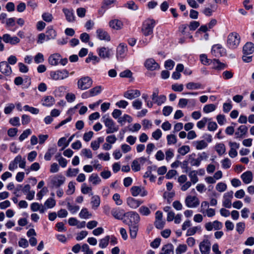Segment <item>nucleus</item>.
<instances>
[{
  "mask_svg": "<svg viewBox=\"0 0 254 254\" xmlns=\"http://www.w3.org/2000/svg\"><path fill=\"white\" fill-rule=\"evenodd\" d=\"M63 11L65 16L66 19L68 22H72L74 21L75 16L73 9L64 8Z\"/></svg>",
  "mask_w": 254,
  "mask_h": 254,
  "instance_id": "nucleus-27",
  "label": "nucleus"
},
{
  "mask_svg": "<svg viewBox=\"0 0 254 254\" xmlns=\"http://www.w3.org/2000/svg\"><path fill=\"white\" fill-rule=\"evenodd\" d=\"M160 254H174V247L171 244L164 245L161 250Z\"/></svg>",
  "mask_w": 254,
  "mask_h": 254,
  "instance_id": "nucleus-30",
  "label": "nucleus"
},
{
  "mask_svg": "<svg viewBox=\"0 0 254 254\" xmlns=\"http://www.w3.org/2000/svg\"><path fill=\"white\" fill-rule=\"evenodd\" d=\"M91 204L94 209H96L100 204V198L98 195L93 196L91 198Z\"/></svg>",
  "mask_w": 254,
  "mask_h": 254,
  "instance_id": "nucleus-34",
  "label": "nucleus"
},
{
  "mask_svg": "<svg viewBox=\"0 0 254 254\" xmlns=\"http://www.w3.org/2000/svg\"><path fill=\"white\" fill-rule=\"evenodd\" d=\"M240 40V36L237 33H230L227 37V46L229 49H235L239 45Z\"/></svg>",
  "mask_w": 254,
  "mask_h": 254,
  "instance_id": "nucleus-2",
  "label": "nucleus"
},
{
  "mask_svg": "<svg viewBox=\"0 0 254 254\" xmlns=\"http://www.w3.org/2000/svg\"><path fill=\"white\" fill-rule=\"evenodd\" d=\"M2 40L5 43L15 45L20 42L19 39L16 36L11 37L8 34H4L2 36Z\"/></svg>",
  "mask_w": 254,
  "mask_h": 254,
  "instance_id": "nucleus-17",
  "label": "nucleus"
},
{
  "mask_svg": "<svg viewBox=\"0 0 254 254\" xmlns=\"http://www.w3.org/2000/svg\"><path fill=\"white\" fill-rule=\"evenodd\" d=\"M186 87L189 90H195L202 88V85L199 82H190L186 84Z\"/></svg>",
  "mask_w": 254,
  "mask_h": 254,
  "instance_id": "nucleus-36",
  "label": "nucleus"
},
{
  "mask_svg": "<svg viewBox=\"0 0 254 254\" xmlns=\"http://www.w3.org/2000/svg\"><path fill=\"white\" fill-rule=\"evenodd\" d=\"M79 217L83 219H87L92 216V214L89 212L87 209L82 208L79 213Z\"/></svg>",
  "mask_w": 254,
  "mask_h": 254,
  "instance_id": "nucleus-50",
  "label": "nucleus"
},
{
  "mask_svg": "<svg viewBox=\"0 0 254 254\" xmlns=\"http://www.w3.org/2000/svg\"><path fill=\"white\" fill-rule=\"evenodd\" d=\"M201 254H209L211 249V243L208 239H204L201 242L199 245Z\"/></svg>",
  "mask_w": 254,
  "mask_h": 254,
  "instance_id": "nucleus-9",
  "label": "nucleus"
},
{
  "mask_svg": "<svg viewBox=\"0 0 254 254\" xmlns=\"http://www.w3.org/2000/svg\"><path fill=\"white\" fill-rule=\"evenodd\" d=\"M50 76L51 79L54 80H63L68 76V72L65 69L51 71Z\"/></svg>",
  "mask_w": 254,
  "mask_h": 254,
  "instance_id": "nucleus-5",
  "label": "nucleus"
},
{
  "mask_svg": "<svg viewBox=\"0 0 254 254\" xmlns=\"http://www.w3.org/2000/svg\"><path fill=\"white\" fill-rule=\"evenodd\" d=\"M109 236H106L104 238L101 239L99 242V247L102 249L106 248L109 244Z\"/></svg>",
  "mask_w": 254,
  "mask_h": 254,
  "instance_id": "nucleus-45",
  "label": "nucleus"
},
{
  "mask_svg": "<svg viewBox=\"0 0 254 254\" xmlns=\"http://www.w3.org/2000/svg\"><path fill=\"white\" fill-rule=\"evenodd\" d=\"M139 212L141 215L144 216H148L151 213L150 209L145 206H141L139 209Z\"/></svg>",
  "mask_w": 254,
  "mask_h": 254,
  "instance_id": "nucleus-56",
  "label": "nucleus"
},
{
  "mask_svg": "<svg viewBox=\"0 0 254 254\" xmlns=\"http://www.w3.org/2000/svg\"><path fill=\"white\" fill-rule=\"evenodd\" d=\"M102 91V87L100 86H96L91 89L89 91L90 92L91 96H95L98 94L100 93Z\"/></svg>",
  "mask_w": 254,
  "mask_h": 254,
  "instance_id": "nucleus-53",
  "label": "nucleus"
},
{
  "mask_svg": "<svg viewBox=\"0 0 254 254\" xmlns=\"http://www.w3.org/2000/svg\"><path fill=\"white\" fill-rule=\"evenodd\" d=\"M241 179L245 184L250 183L253 180V174L251 171H247L241 175Z\"/></svg>",
  "mask_w": 254,
  "mask_h": 254,
  "instance_id": "nucleus-29",
  "label": "nucleus"
},
{
  "mask_svg": "<svg viewBox=\"0 0 254 254\" xmlns=\"http://www.w3.org/2000/svg\"><path fill=\"white\" fill-rule=\"evenodd\" d=\"M45 206L48 208H52L56 205V201L54 198H49L45 202Z\"/></svg>",
  "mask_w": 254,
  "mask_h": 254,
  "instance_id": "nucleus-54",
  "label": "nucleus"
},
{
  "mask_svg": "<svg viewBox=\"0 0 254 254\" xmlns=\"http://www.w3.org/2000/svg\"><path fill=\"white\" fill-rule=\"evenodd\" d=\"M0 72L6 76H9L12 73L11 67L6 62H1L0 63Z\"/></svg>",
  "mask_w": 254,
  "mask_h": 254,
  "instance_id": "nucleus-15",
  "label": "nucleus"
},
{
  "mask_svg": "<svg viewBox=\"0 0 254 254\" xmlns=\"http://www.w3.org/2000/svg\"><path fill=\"white\" fill-rule=\"evenodd\" d=\"M127 50V46L125 44H120L117 48L116 57L117 59H123L125 57V54Z\"/></svg>",
  "mask_w": 254,
  "mask_h": 254,
  "instance_id": "nucleus-12",
  "label": "nucleus"
},
{
  "mask_svg": "<svg viewBox=\"0 0 254 254\" xmlns=\"http://www.w3.org/2000/svg\"><path fill=\"white\" fill-rule=\"evenodd\" d=\"M65 181V178L64 176L61 175H58L52 178L51 182L53 187L59 188L64 183Z\"/></svg>",
  "mask_w": 254,
  "mask_h": 254,
  "instance_id": "nucleus-13",
  "label": "nucleus"
},
{
  "mask_svg": "<svg viewBox=\"0 0 254 254\" xmlns=\"http://www.w3.org/2000/svg\"><path fill=\"white\" fill-rule=\"evenodd\" d=\"M200 59L201 63L204 65H209L211 64L212 60L208 59L205 54H201L200 56Z\"/></svg>",
  "mask_w": 254,
  "mask_h": 254,
  "instance_id": "nucleus-60",
  "label": "nucleus"
},
{
  "mask_svg": "<svg viewBox=\"0 0 254 254\" xmlns=\"http://www.w3.org/2000/svg\"><path fill=\"white\" fill-rule=\"evenodd\" d=\"M97 37L101 40L110 41V36L107 31L102 29H98L96 31Z\"/></svg>",
  "mask_w": 254,
  "mask_h": 254,
  "instance_id": "nucleus-21",
  "label": "nucleus"
},
{
  "mask_svg": "<svg viewBox=\"0 0 254 254\" xmlns=\"http://www.w3.org/2000/svg\"><path fill=\"white\" fill-rule=\"evenodd\" d=\"M91 61L95 64L100 62V59L97 56L94 55L93 53H90L88 57L86 59L85 62L87 63H89Z\"/></svg>",
  "mask_w": 254,
  "mask_h": 254,
  "instance_id": "nucleus-35",
  "label": "nucleus"
},
{
  "mask_svg": "<svg viewBox=\"0 0 254 254\" xmlns=\"http://www.w3.org/2000/svg\"><path fill=\"white\" fill-rule=\"evenodd\" d=\"M227 189V185L224 183H219L216 186V189L219 192H223Z\"/></svg>",
  "mask_w": 254,
  "mask_h": 254,
  "instance_id": "nucleus-62",
  "label": "nucleus"
},
{
  "mask_svg": "<svg viewBox=\"0 0 254 254\" xmlns=\"http://www.w3.org/2000/svg\"><path fill=\"white\" fill-rule=\"evenodd\" d=\"M42 17L44 21L47 22H51L53 18L52 14L48 12L44 13L42 15Z\"/></svg>",
  "mask_w": 254,
  "mask_h": 254,
  "instance_id": "nucleus-61",
  "label": "nucleus"
},
{
  "mask_svg": "<svg viewBox=\"0 0 254 254\" xmlns=\"http://www.w3.org/2000/svg\"><path fill=\"white\" fill-rule=\"evenodd\" d=\"M167 144L168 145L175 144L177 143V139L175 134H169L167 136Z\"/></svg>",
  "mask_w": 254,
  "mask_h": 254,
  "instance_id": "nucleus-49",
  "label": "nucleus"
},
{
  "mask_svg": "<svg viewBox=\"0 0 254 254\" xmlns=\"http://www.w3.org/2000/svg\"><path fill=\"white\" fill-rule=\"evenodd\" d=\"M197 174V171L195 170L191 171L189 173V177L190 180V182L193 184H196L198 181Z\"/></svg>",
  "mask_w": 254,
  "mask_h": 254,
  "instance_id": "nucleus-37",
  "label": "nucleus"
},
{
  "mask_svg": "<svg viewBox=\"0 0 254 254\" xmlns=\"http://www.w3.org/2000/svg\"><path fill=\"white\" fill-rule=\"evenodd\" d=\"M125 6L128 8V9L133 10H136L138 9L137 5L135 3V2L133 1H129L127 2L126 5Z\"/></svg>",
  "mask_w": 254,
  "mask_h": 254,
  "instance_id": "nucleus-63",
  "label": "nucleus"
},
{
  "mask_svg": "<svg viewBox=\"0 0 254 254\" xmlns=\"http://www.w3.org/2000/svg\"><path fill=\"white\" fill-rule=\"evenodd\" d=\"M215 150L219 155H222L225 153L226 147L222 143L217 144L215 146Z\"/></svg>",
  "mask_w": 254,
  "mask_h": 254,
  "instance_id": "nucleus-40",
  "label": "nucleus"
},
{
  "mask_svg": "<svg viewBox=\"0 0 254 254\" xmlns=\"http://www.w3.org/2000/svg\"><path fill=\"white\" fill-rule=\"evenodd\" d=\"M195 156V154L194 153L190 155L189 156V161L192 166L198 167L200 164V160H199L198 158L195 159L194 158Z\"/></svg>",
  "mask_w": 254,
  "mask_h": 254,
  "instance_id": "nucleus-33",
  "label": "nucleus"
},
{
  "mask_svg": "<svg viewBox=\"0 0 254 254\" xmlns=\"http://www.w3.org/2000/svg\"><path fill=\"white\" fill-rule=\"evenodd\" d=\"M211 64H213V68L216 69H221L224 68V64L220 62L216 59H214L211 61Z\"/></svg>",
  "mask_w": 254,
  "mask_h": 254,
  "instance_id": "nucleus-43",
  "label": "nucleus"
},
{
  "mask_svg": "<svg viewBox=\"0 0 254 254\" xmlns=\"http://www.w3.org/2000/svg\"><path fill=\"white\" fill-rule=\"evenodd\" d=\"M185 203L188 207L194 208L199 205V201L196 196L188 195L186 198Z\"/></svg>",
  "mask_w": 254,
  "mask_h": 254,
  "instance_id": "nucleus-11",
  "label": "nucleus"
},
{
  "mask_svg": "<svg viewBox=\"0 0 254 254\" xmlns=\"http://www.w3.org/2000/svg\"><path fill=\"white\" fill-rule=\"evenodd\" d=\"M125 217L127 220H124V222L127 223L129 228V235L131 239H135L136 237L137 233L138 230L137 223L140 221V217L137 213L134 211H129L125 213Z\"/></svg>",
  "mask_w": 254,
  "mask_h": 254,
  "instance_id": "nucleus-1",
  "label": "nucleus"
},
{
  "mask_svg": "<svg viewBox=\"0 0 254 254\" xmlns=\"http://www.w3.org/2000/svg\"><path fill=\"white\" fill-rule=\"evenodd\" d=\"M159 90L156 88L155 89L151 95V99L153 101L154 103L157 104L158 106H160L163 104L166 100V97L164 95H158Z\"/></svg>",
  "mask_w": 254,
  "mask_h": 254,
  "instance_id": "nucleus-7",
  "label": "nucleus"
},
{
  "mask_svg": "<svg viewBox=\"0 0 254 254\" xmlns=\"http://www.w3.org/2000/svg\"><path fill=\"white\" fill-rule=\"evenodd\" d=\"M233 197V191L231 190L225 193L223 196V205L228 208L231 207V199Z\"/></svg>",
  "mask_w": 254,
  "mask_h": 254,
  "instance_id": "nucleus-14",
  "label": "nucleus"
},
{
  "mask_svg": "<svg viewBox=\"0 0 254 254\" xmlns=\"http://www.w3.org/2000/svg\"><path fill=\"white\" fill-rule=\"evenodd\" d=\"M97 53L99 56L103 59H110L113 55L112 50L105 47L99 48L97 49Z\"/></svg>",
  "mask_w": 254,
  "mask_h": 254,
  "instance_id": "nucleus-8",
  "label": "nucleus"
},
{
  "mask_svg": "<svg viewBox=\"0 0 254 254\" xmlns=\"http://www.w3.org/2000/svg\"><path fill=\"white\" fill-rule=\"evenodd\" d=\"M23 109L25 111H28L31 113L35 115L38 114L39 112L38 109L33 107H30L28 105H25L23 107Z\"/></svg>",
  "mask_w": 254,
  "mask_h": 254,
  "instance_id": "nucleus-52",
  "label": "nucleus"
},
{
  "mask_svg": "<svg viewBox=\"0 0 254 254\" xmlns=\"http://www.w3.org/2000/svg\"><path fill=\"white\" fill-rule=\"evenodd\" d=\"M216 108V107L214 104H207L204 106L203 111L205 113H209L215 110Z\"/></svg>",
  "mask_w": 254,
  "mask_h": 254,
  "instance_id": "nucleus-48",
  "label": "nucleus"
},
{
  "mask_svg": "<svg viewBox=\"0 0 254 254\" xmlns=\"http://www.w3.org/2000/svg\"><path fill=\"white\" fill-rule=\"evenodd\" d=\"M61 55L59 54H54L50 56L48 62L52 65H57L61 60Z\"/></svg>",
  "mask_w": 254,
  "mask_h": 254,
  "instance_id": "nucleus-23",
  "label": "nucleus"
},
{
  "mask_svg": "<svg viewBox=\"0 0 254 254\" xmlns=\"http://www.w3.org/2000/svg\"><path fill=\"white\" fill-rule=\"evenodd\" d=\"M155 26V21L153 19H148L146 20L142 27V32L145 36H148L152 35L153 30Z\"/></svg>",
  "mask_w": 254,
  "mask_h": 254,
  "instance_id": "nucleus-4",
  "label": "nucleus"
},
{
  "mask_svg": "<svg viewBox=\"0 0 254 254\" xmlns=\"http://www.w3.org/2000/svg\"><path fill=\"white\" fill-rule=\"evenodd\" d=\"M125 213L124 210L119 208H114L111 210V214L113 217L119 220H122L123 217H125Z\"/></svg>",
  "mask_w": 254,
  "mask_h": 254,
  "instance_id": "nucleus-24",
  "label": "nucleus"
},
{
  "mask_svg": "<svg viewBox=\"0 0 254 254\" xmlns=\"http://www.w3.org/2000/svg\"><path fill=\"white\" fill-rule=\"evenodd\" d=\"M132 119L130 116L128 115L125 114L123 117L118 119V122L121 125H124L126 122L131 123Z\"/></svg>",
  "mask_w": 254,
  "mask_h": 254,
  "instance_id": "nucleus-44",
  "label": "nucleus"
},
{
  "mask_svg": "<svg viewBox=\"0 0 254 254\" xmlns=\"http://www.w3.org/2000/svg\"><path fill=\"white\" fill-rule=\"evenodd\" d=\"M14 161L17 164L19 163V167L21 168H25L26 166V161L25 158H22V156L20 155H17L14 158Z\"/></svg>",
  "mask_w": 254,
  "mask_h": 254,
  "instance_id": "nucleus-39",
  "label": "nucleus"
},
{
  "mask_svg": "<svg viewBox=\"0 0 254 254\" xmlns=\"http://www.w3.org/2000/svg\"><path fill=\"white\" fill-rule=\"evenodd\" d=\"M190 151V148L188 145H183L178 149V153L183 156L189 152Z\"/></svg>",
  "mask_w": 254,
  "mask_h": 254,
  "instance_id": "nucleus-51",
  "label": "nucleus"
},
{
  "mask_svg": "<svg viewBox=\"0 0 254 254\" xmlns=\"http://www.w3.org/2000/svg\"><path fill=\"white\" fill-rule=\"evenodd\" d=\"M89 181L91 182L93 185H96L99 184L101 180L97 174H92L89 178Z\"/></svg>",
  "mask_w": 254,
  "mask_h": 254,
  "instance_id": "nucleus-42",
  "label": "nucleus"
},
{
  "mask_svg": "<svg viewBox=\"0 0 254 254\" xmlns=\"http://www.w3.org/2000/svg\"><path fill=\"white\" fill-rule=\"evenodd\" d=\"M81 153L87 158H92V153L91 151L89 149L84 148L81 151Z\"/></svg>",
  "mask_w": 254,
  "mask_h": 254,
  "instance_id": "nucleus-64",
  "label": "nucleus"
},
{
  "mask_svg": "<svg viewBox=\"0 0 254 254\" xmlns=\"http://www.w3.org/2000/svg\"><path fill=\"white\" fill-rule=\"evenodd\" d=\"M46 41L55 39L57 36V32L52 26L48 27L46 31Z\"/></svg>",
  "mask_w": 254,
  "mask_h": 254,
  "instance_id": "nucleus-26",
  "label": "nucleus"
},
{
  "mask_svg": "<svg viewBox=\"0 0 254 254\" xmlns=\"http://www.w3.org/2000/svg\"><path fill=\"white\" fill-rule=\"evenodd\" d=\"M55 103L54 98L51 96L45 97L42 100V105L44 106H51Z\"/></svg>",
  "mask_w": 254,
  "mask_h": 254,
  "instance_id": "nucleus-32",
  "label": "nucleus"
},
{
  "mask_svg": "<svg viewBox=\"0 0 254 254\" xmlns=\"http://www.w3.org/2000/svg\"><path fill=\"white\" fill-rule=\"evenodd\" d=\"M248 131V127L244 125H242L239 127L237 131L235 132L236 138H242Z\"/></svg>",
  "mask_w": 254,
  "mask_h": 254,
  "instance_id": "nucleus-28",
  "label": "nucleus"
},
{
  "mask_svg": "<svg viewBox=\"0 0 254 254\" xmlns=\"http://www.w3.org/2000/svg\"><path fill=\"white\" fill-rule=\"evenodd\" d=\"M212 54L216 57H221L223 54V49L220 44H217L213 46L211 50Z\"/></svg>",
  "mask_w": 254,
  "mask_h": 254,
  "instance_id": "nucleus-22",
  "label": "nucleus"
},
{
  "mask_svg": "<svg viewBox=\"0 0 254 254\" xmlns=\"http://www.w3.org/2000/svg\"><path fill=\"white\" fill-rule=\"evenodd\" d=\"M174 156V151L172 149H168L165 151V158L167 161L173 158Z\"/></svg>",
  "mask_w": 254,
  "mask_h": 254,
  "instance_id": "nucleus-57",
  "label": "nucleus"
},
{
  "mask_svg": "<svg viewBox=\"0 0 254 254\" xmlns=\"http://www.w3.org/2000/svg\"><path fill=\"white\" fill-rule=\"evenodd\" d=\"M131 194L133 196H136L140 195L141 196H145L147 194V191L143 187L139 186H133L130 189Z\"/></svg>",
  "mask_w": 254,
  "mask_h": 254,
  "instance_id": "nucleus-10",
  "label": "nucleus"
},
{
  "mask_svg": "<svg viewBox=\"0 0 254 254\" xmlns=\"http://www.w3.org/2000/svg\"><path fill=\"white\" fill-rule=\"evenodd\" d=\"M201 228L200 226H195L191 228H190L188 229L186 236H190L194 235L197 232H201Z\"/></svg>",
  "mask_w": 254,
  "mask_h": 254,
  "instance_id": "nucleus-38",
  "label": "nucleus"
},
{
  "mask_svg": "<svg viewBox=\"0 0 254 254\" xmlns=\"http://www.w3.org/2000/svg\"><path fill=\"white\" fill-rule=\"evenodd\" d=\"M143 203L142 201L135 199L132 197H128L127 199V203L131 208L136 209Z\"/></svg>",
  "mask_w": 254,
  "mask_h": 254,
  "instance_id": "nucleus-19",
  "label": "nucleus"
},
{
  "mask_svg": "<svg viewBox=\"0 0 254 254\" xmlns=\"http://www.w3.org/2000/svg\"><path fill=\"white\" fill-rule=\"evenodd\" d=\"M245 229V224L244 222H239L236 225V230L240 234H242Z\"/></svg>",
  "mask_w": 254,
  "mask_h": 254,
  "instance_id": "nucleus-59",
  "label": "nucleus"
},
{
  "mask_svg": "<svg viewBox=\"0 0 254 254\" xmlns=\"http://www.w3.org/2000/svg\"><path fill=\"white\" fill-rule=\"evenodd\" d=\"M140 94V92L138 90H130L125 92L124 96L127 99L132 100L139 97Z\"/></svg>",
  "mask_w": 254,
  "mask_h": 254,
  "instance_id": "nucleus-18",
  "label": "nucleus"
},
{
  "mask_svg": "<svg viewBox=\"0 0 254 254\" xmlns=\"http://www.w3.org/2000/svg\"><path fill=\"white\" fill-rule=\"evenodd\" d=\"M92 85V80L89 76L80 78L77 81V87L80 90H86L89 88Z\"/></svg>",
  "mask_w": 254,
  "mask_h": 254,
  "instance_id": "nucleus-6",
  "label": "nucleus"
},
{
  "mask_svg": "<svg viewBox=\"0 0 254 254\" xmlns=\"http://www.w3.org/2000/svg\"><path fill=\"white\" fill-rule=\"evenodd\" d=\"M56 149L55 148H49L45 154L44 159L47 161L51 160L52 155L56 152Z\"/></svg>",
  "mask_w": 254,
  "mask_h": 254,
  "instance_id": "nucleus-46",
  "label": "nucleus"
},
{
  "mask_svg": "<svg viewBox=\"0 0 254 254\" xmlns=\"http://www.w3.org/2000/svg\"><path fill=\"white\" fill-rule=\"evenodd\" d=\"M57 160L58 161L59 165L63 168H65L67 163V161L61 156V154H58L55 156Z\"/></svg>",
  "mask_w": 254,
  "mask_h": 254,
  "instance_id": "nucleus-41",
  "label": "nucleus"
},
{
  "mask_svg": "<svg viewBox=\"0 0 254 254\" xmlns=\"http://www.w3.org/2000/svg\"><path fill=\"white\" fill-rule=\"evenodd\" d=\"M187 247L186 245L180 244L178 246L176 250V254H182L186 252Z\"/></svg>",
  "mask_w": 254,
  "mask_h": 254,
  "instance_id": "nucleus-55",
  "label": "nucleus"
},
{
  "mask_svg": "<svg viewBox=\"0 0 254 254\" xmlns=\"http://www.w3.org/2000/svg\"><path fill=\"white\" fill-rule=\"evenodd\" d=\"M145 66L149 70H154L159 68V64L153 59L147 60L144 64Z\"/></svg>",
  "mask_w": 254,
  "mask_h": 254,
  "instance_id": "nucleus-20",
  "label": "nucleus"
},
{
  "mask_svg": "<svg viewBox=\"0 0 254 254\" xmlns=\"http://www.w3.org/2000/svg\"><path fill=\"white\" fill-rule=\"evenodd\" d=\"M192 145L197 150H201L207 146V143L203 140L193 141Z\"/></svg>",
  "mask_w": 254,
  "mask_h": 254,
  "instance_id": "nucleus-31",
  "label": "nucleus"
},
{
  "mask_svg": "<svg viewBox=\"0 0 254 254\" xmlns=\"http://www.w3.org/2000/svg\"><path fill=\"white\" fill-rule=\"evenodd\" d=\"M103 122L105 124V126L107 127L106 133L107 134L113 133L117 131L119 127L116 126L113 120L109 118L104 116L103 118Z\"/></svg>",
  "mask_w": 254,
  "mask_h": 254,
  "instance_id": "nucleus-3",
  "label": "nucleus"
},
{
  "mask_svg": "<svg viewBox=\"0 0 254 254\" xmlns=\"http://www.w3.org/2000/svg\"><path fill=\"white\" fill-rule=\"evenodd\" d=\"M58 145L59 146H63L62 150H64L68 145V142H66V138L62 137L59 140Z\"/></svg>",
  "mask_w": 254,
  "mask_h": 254,
  "instance_id": "nucleus-58",
  "label": "nucleus"
},
{
  "mask_svg": "<svg viewBox=\"0 0 254 254\" xmlns=\"http://www.w3.org/2000/svg\"><path fill=\"white\" fill-rule=\"evenodd\" d=\"M79 172V169L77 168H69L66 171V176L68 177H73L76 176Z\"/></svg>",
  "mask_w": 254,
  "mask_h": 254,
  "instance_id": "nucleus-47",
  "label": "nucleus"
},
{
  "mask_svg": "<svg viewBox=\"0 0 254 254\" xmlns=\"http://www.w3.org/2000/svg\"><path fill=\"white\" fill-rule=\"evenodd\" d=\"M243 54L252 55L254 52V44L252 42H247L243 47Z\"/></svg>",
  "mask_w": 254,
  "mask_h": 254,
  "instance_id": "nucleus-25",
  "label": "nucleus"
},
{
  "mask_svg": "<svg viewBox=\"0 0 254 254\" xmlns=\"http://www.w3.org/2000/svg\"><path fill=\"white\" fill-rule=\"evenodd\" d=\"M109 27L116 30H120L123 28V22L118 19H114L110 20L109 22Z\"/></svg>",
  "mask_w": 254,
  "mask_h": 254,
  "instance_id": "nucleus-16",
  "label": "nucleus"
}]
</instances>
